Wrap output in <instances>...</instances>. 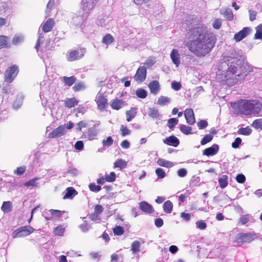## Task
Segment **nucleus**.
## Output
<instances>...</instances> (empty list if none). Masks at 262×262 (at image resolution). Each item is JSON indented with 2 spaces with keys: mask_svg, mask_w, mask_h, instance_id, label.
<instances>
[{
  "mask_svg": "<svg viewBox=\"0 0 262 262\" xmlns=\"http://www.w3.org/2000/svg\"><path fill=\"white\" fill-rule=\"evenodd\" d=\"M253 70V68L242 60H238L236 57H227L224 58L217 66L216 79L223 84L231 86L238 82V78L244 76L242 73H249Z\"/></svg>",
  "mask_w": 262,
  "mask_h": 262,
  "instance_id": "1",
  "label": "nucleus"
},
{
  "mask_svg": "<svg viewBox=\"0 0 262 262\" xmlns=\"http://www.w3.org/2000/svg\"><path fill=\"white\" fill-rule=\"evenodd\" d=\"M190 34L186 46L197 57L205 56L213 48L216 38L205 26L195 27L190 29Z\"/></svg>",
  "mask_w": 262,
  "mask_h": 262,
  "instance_id": "2",
  "label": "nucleus"
},
{
  "mask_svg": "<svg viewBox=\"0 0 262 262\" xmlns=\"http://www.w3.org/2000/svg\"><path fill=\"white\" fill-rule=\"evenodd\" d=\"M231 105L235 113L245 115L257 114L262 109V104L257 100H240Z\"/></svg>",
  "mask_w": 262,
  "mask_h": 262,
  "instance_id": "3",
  "label": "nucleus"
},
{
  "mask_svg": "<svg viewBox=\"0 0 262 262\" xmlns=\"http://www.w3.org/2000/svg\"><path fill=\"white\" fill-rule=\"evenodd\" d=\"M74 126V124L71 121H69L67 124L61 125L56 129L49 133L48 137L49 138H57L64 135L67 130L72 129Z\"/></svg>",
  "mask_w": 262,
  "mask_h": 262,
  "instance_id": "4",
  "label": "nucleus"
},
{
  "mask_svg": "<svg viewBox=\"0 0 262 262\" xmlns=\"http://www.w3.org/2000/svg\"><path fill=\"white\" fill-rule=\"evenodd\" d=\"M34 231V229L30 226H24L15 230L12 234L13 238L23 237L29 235Z\"/></svg>",
  "mask_w": 262,
  "mask_h": 262,
  "instance_id": "5",
  "label": "nucleus"
},
{
  "mask_svg": "<svg viewBox=\"0 0 262 262\" xmlns=\"http://www.w3.org/2000/svg\"><path fill=\"white\" fill-rule=\"evenodd\" d=\"M257 235L255 233H240L236 237V241L238 244L250 243L257 238Z\"/></svg>",
  "mask_w": 262,
  "mask_h": 262,
  "instance_id": "6",
  "label": "nucleus"
},
{
  "mask_svg": "<svg viewBox=\"0 0 262 262\" xmlns=\"http://www.w3.org/2000/svg\"><path fill=\"white\" fill-rule=\"evenodd\" d=\"M18 73V67L13 65L8 68L5 72V81L7 83H11L16 77Z\"/></svg>",
  "mask_w": 262,
  "mask_h": 262,
  "instance_id": "7",
  "label": "nucleus"
},
{
  "mask_svg": "<svg viewBox=\"0 0 262 262\" xmlns=\"http://www.w3.org/2000/svg\"><path fill=\"white\" fill-rule=\"evenodd\" d=\"M85 51L84 49H78L77 50H71L68 51L67 53V59L68 61H72L76 60H78L82 58L84 54Z\"/></svg>",
  "mask_w": 262,
  "mask_h": 262,
  "instance_id": "8",
  "label": "nucleus"
},
{
  "mask_svg": "<svg viewBox=\"0 0 262 262\" xmlns=\"http://www.w3.org/2000/svg\"><path fill=\"white\" fill-rule=\"evenodd\" d=\"M95 5V0H81L80 6L83 11V15L87 16Z\"/></svg>",
  "mask_w": 262,
  "mask_h": 262,
  "instance_id": "9",
  "label": "nucleus"
},
{
  "mask_svg": "<svg viewBox=\"0 0 262 262\" xmlns=\"http://www.w3.org/2000/svg\"><path fill=\"white\" fill-rule=\"evenodd\" d=\"M95 101L99 110L103 111L105 109L107 104V99L104 94L100 92L98 93L96 97Z\"/></svg>",
  "mask_w": 262,
  "mask_h": 262,
  "instance_id": "10",
  "label": "nucleus"
},
{
  "mask_svg": "<svg viewBox=\"0 0 262 262\" xmlns=\"http://www.w3.org/2000/svg\"><path fill=\"white\" fill-rule=\"evenodd\" d=\"M99 125V122L95 124L92 127L89 128L83 133V136L89 140H94L98 134V130L95 128Z\"/></svg>",
  "mask_w": 262,
  "mask_h": 262,
  "instance_id": "11",
  "label": "nucleus"
},
{
  "mask_svg": "<svg viewBox=\"0 0 262 262\" xmlns=\"http://www.w3.org/2000/svg\"><path fill=\"white\" fill-rule=\"evenodd\" d=\"M147 71L146 68L144 66L140 67L134 76V79L139 82H143L146 77Z\"/></svg>",
  "mask_w": 262,
  "mask_h": 262,
  "instance_id": "12",
  "label": "nucleus"
},
{
  "mask_svg": "<svg viewBox=\"0 0 262 262\" xmlns=\"http://www.w3.org/2000/svg\"><path fill=\"white\" fill-rule=\"evenodd\" d=\"M170 58L176 67L178 68L181 64V55L179 50L172 49L170 54Z\"/></svg>",
  "mask_w": 262,
  "mask_h": 262,
  "instance_id": "13",
  "label": "nucleus"
},
{
  "mask_svg": "<svg viewBox=\"0 0 262 262\" xmlns=\"http://www.w3.org/2000/svg\"><path fill=\"white\" fill-rule=\"evenodd\" d=\"M186 122L190 125H193L195 122L193 111L192 109H186L184 112Z\"/></svg>",
  "mask_w": 262,
  "mask_h": 262,
  "instance_id": "14",
  "label": "nucleus"
},
{
  "mask_svg": "<svg viewBox=\"0 0 262 262\" xmlns=\"http://www.w3.org/2000/svg\"><path fill=\"white\" fill-rule=\"evenodd\" d=\"M219 150V145L215 144H214L212 146L210 147L207 148L205 149L203 151V155H205L206 156H213L215 155Z\"/></svg>",
  "mask_w": 262,
  "mask_h": 262,
  "instance_id": "15",
  "label": "nucleus"
},
{
  "mask_svg": "<svg viewBox=\"0 0 262 262\" xmlns=\"http://www.w3.org/2000/svg\"><path fill=\"white\" fill-rule=\"evenodd\" d=\"M250 31V28L245 27L241 31L235 34L234 38L236 41H239L246 37L249 34Z\"/></svg>",
  "mask_w": 262,
  "mask_h": 262,
  "instance_id": "16",
  "label": "nucleus"
},
{
  "mask_svg": "<svg viewBox=\"0 0 262 262\" xmlns=\"http://www.w3.org/2000/svg\"><path fill=\"white\" fill-rule=\"evenodd\" d=\"M148 88L151 94L156 95L160 91V85L157 80H153L149 83Z\"/></svg>",
  "mask_w": 262,
  "mask_h": 262,
  "instance_id": "17",
  "label": "nucleus"
},
{
  "mask_svg": "<svg viewBox=\"0 0 262 262\" xmlns=\"http://www.w3.org/2000/svg\"><path fill=\"white\" fill-rule=\"evenodd\" d=\"M139 206L140 210L145 213L150 214L154 211L152 206L145 201L140 202Z\"/></svg>",
  "mask_w": 262,
  "mask_h": 262,
  "instance_id": "18",
  "label": "nucleus"
},
{
  "mask_svg": "<svg viewBox=\"0 0 262 262\" xmlns=\"http://www.w3.org/2000/svg\"><path fill=\"white\" fill-rule=\"evenodd\" d=\"M148 116L152 119H160L162 115L160 114L158 109L154 107H150L147 109Z\"/></svg>",
  "mask_w": 262,
  "mask_h": 262,
  "instance_id": "19",
  "label": "nucleus"
},
{
  "mask_svg": "<svg viewBox=\"0 0 262 262\" xmlns=\"http://www.w3.org/2000/svg\"><path fill=\"white\" fill-rule=\"evenodd\" d=\"M220 12L225 18L229 20H232L233 19V14L231 9L228 7L222 8Z\"/></svg>",
  "mask_w": 262,
  "mask_h": 262,
  "instance_id": "20",
  "label": "nucleus"
},
{
  "mask_svg": "<svg viewBox=\"0 0 262 262\" xmlns=\"http://www.w3.org/2000/svg\"><path fill=\"white\" fill-rule=\"evenodd\" d=\"M85 17L84 15L83 16H78L75 14H71L70 16V18L71 20H68V21H70V23L76 26H80L82 24L83 19V17Z\"/></svg>",
  "mask_w": 262,
  "mask_h": 262,
  "instance_id": "21",
  "label": "nucleus"
},
{
  "mask_svg": "<svg viewBox=\"0 0 262 262\" xmlns=\"http://www.w3.org/2000/svg\"><path fill=\"white\" fill-rule=\"evenodd\" d=\"M163 142L166 144L173 146L174 147H177L179 144V139L174 136H171L169 137L166 138L163 140Z\"/></svg>",
  "mask_w": 262,
  "mask_h": 262,
  "instance_id": "22",
  "label": "nucleus"
},
{
  "mask_svg": "<svg viewBox=\"0 0 262 262\" xmlns=\"http://www.w3.org/2000/svg\"><path fill=\"white\" fill-rule=\"evenodd\" d=\"M123 105V101L118 98L112 100L110 102V105L113 110H119L121 108Z\"/></svg>",
  "mask_w": 262,
  "mask_h": 262,
  "instance_id": "23",
  "label": "nucleus"
},
{
  "mask_svg": "<svg viewBox=\"0 0 262 262\" xmlns=\"http://www.w3.org/2000/svg\"><path fill=\"white\" fill-rule=\"evenodd\" d=\"M54 21L52 18L48 19L42 25V31L45 32H50L53 28Z\"/></svg>",
  "mask_w": 262,
  "mask_h": 262,
  "instance_id": "24",
  "label": "nucleus"
},
{
  "mask_svg": "<svg viewBox=\"0 0 262 262\" xmlns=\"http://www.w3.org/2000/svg\"><path fill=\"white\" fill-rule=\"evenodd\" d=\"M13 205L10 201L4 202L1 207L2 211L5 213H7L11 212L12 210Z\"/></svg>",
  "mask_w": 262,
  "mask_h": 262,
  "instance_id": "25",
  "label": "nucleus"
},
{
  "mask_svg": "<svg viewBox=\"0 0 262 262\" xmlns=\"http://www.w3.org/2000/svg\"><path fill=\"white\" fill-rule=\"evenodd\" d=\"M157 164L159 166L166 168H171L174 165L172 162L162 158H160L158 160Z\"/></svg>",
  "mask_w": 262,
  "mask_h": 262,
  "instance_id": "26",
  "label": "nucleus"
},
{
  "mask_svg": "<svg viewBox=\"0 0 262 262\" xmlns=\"http://www.w3.org/2000/svg\"><path fill=\"white\" fill-rule=\"evenodd\" d=\"M9 47L8 37L4 35H0V49Z\"/></svg>",
  "mask_w": 262,
  "mask_h": 262,
  "instance_id": "27",
  "label": "nucleus"
},
{
  "mask_svg": "<svg viewBox=\"0 0 262 262\" xmlns=\"http://www.w3.org/2000/svg\"><path fill=\"white\" fill-rule=\"evenodd\" d=\"M24 36L20 34H16L12 40V43L14 45H18L24 40Z\"/></svg>",
  "mask_w": 262,
  "mask_h": 262,
  "instance_id": "28",
  "label": "nucleus"
},
{
  "mask_svg": "<svg viewBox=\"0 0 262 262\" xmlns=\"http://www.w3.org/2000/svg\"><path fill=\"white\" fill-rule=\"evenodd\" d=\"M141 244L138 241H135L131 245V251L134 255L136 254L140 251Z\"/></svg>",
  "mask_w": 262,
  "mask_h": 262,
  "instance_id": "29",
  "label": "nucleus"
},
{
  "mask_svg": "<svg viewBox=\"0 0 262 262\" xmlns=\"http://www.w3.org/2000/svg\"><path fill=\"white\" fill-rule=\"evenodd\" d=\"M137 108L135 107L131 108L129 111L126 112V120L130 122L133 118H134L136 115Z\"/></svg>",
  "mask_w": 262,
  "mask_h": 262,
  "instance_id": "30",
  "label": "nucleus"
},
{
  "mask_svg": "<svg viewBox=\"0 0 262 262\" xmlns=\"http://www.w3.org/2000/svg\"><path fill=\"white\" fill-rule=\"evenodd\" d=\"M78 101L75 98H72L67 99L65 101V106L68 108H72L78 104Z\"/></svg>",
  "mask_w": 262,
  "mask_h": 262,
  "instance_id": "31",
  "label": "nucleus"
},
{
  "mask_svg": "<svg viewBox=\"0 0 262 262\" xmlns=\"http://www.w3.org/2000/svg\"><path fill=\"white\" fill-rule=\"evenodd\" d=\"M127 162L122 159H119L114 163V167L123 169L126 167Z\"/></svg>",
  "mask_w": 262,
  "mask_h": 262,
  "instance_id": "32",
  "label": "nucleus"
},
{
  "mask_svg": "<svg viewBox=\"0 0 262 262\" xmlns=\"http://www.w3.org/2000/svg\"><path fill=\"white\" fill-rule=\"evenodd\" d=\"M219 183L221 188H224L228 185V176L222 175L219 179Z\"/></svg>",
  "mask_w": 262,
  "mask_h": 262,
  "instance_id": "33",
  "label": "nucleus"
},
{
  "mask_svg": "<svg viewBox=\"0 0 262 262\" xmlns=\"http://www.w3.org/2000/svg\"><path fill=\"white\" fill-rule=\"evenodd\" d=\"M76 193V191L73 187H68L66 189V192L63 196L64 199L72 198Z\"/></svg>",
  "mask_w": 262,
  "mask_h": 262,
  "instance_id": "34",
  "label": "nucleus"
},
{
  "mask_svg": "<svg viewBox=\"0 0 262 262\" xmlns=\"http://www.w3.org/2000/svg\"><path fill=\"white\" fill-rule=\"evenodd\" d=\"M23 96L22 95H18L14 101L13 107L15 109H18L23 104Z\"/></svg>",
  "mask_w": 262,
  "mask_h": 262,
  "instance_id": "35",
  "label": "nucleus"
},
{
  "mask_svg": "<svg viewBox=\"0 0 262 262\" xmlns=\"http://www.w3.org/2000/svg\"><path fill=\"white\" fill-rule=\"evenodd\" d=\"M173 208L172 203L170 201H166L163 205V209L165 213H171Z\"/></svg>",
  "mask_w": 262,
  "mask_h": 262,
  "instance_id": "36",
  "label": "nucleus"
},
{
  "mask_svg": "<svg viewBox=\"0 0 262 262\" xmlns=\"http://www.w3.org/2000/svg\"><path fill=\"white\" fill-rule=\"evenodd\" d=\"M170 102H171L170 98H169L167 97L161 96L158 98L157 103L160 105H164L166 104L167 103H170Z\"/></svg>",
  "mask_w": 262,
  "mask_h": 262,
  "instance_id": "37",
  "label": "nucleus"
},
{
  "mask_svg": "<svg viewBox=\"0 0 262 262\" xmlns=\"http://www.w3.org/2000/svg\"><path fill=\"white\" fill-rule=\"evenodd\" d=\"M180 130L182 133L185 135L191 134L192 128L190 126H186L184 124H180Z\"/></svg>",
  "mask_w": 262,
  "mask_h": 262,
  "instance_id": "38",
  "label": "nucleus"
},
{
  "mask_svg": "<svg viewBox=\"0 0 262 262\" xmlns=\"http://www.w3.org/2000/svg\"><path fill=\"white\" fill-rule=\"evenodd\" d=\"M114 41V38L110 34H106L102 38V42L106 45H108Z\"/></svg>",
  "mask_w": 262,
  "mask_h": 262,
  "instance_id": "39",
  "label": "nucleus"
},
{
  "mask_svg": "<svg viewBox=\"0 0 262 262\" xmlns=\"http://www.w3.org/2000/svg\"><path fill=\"white\" fill-rule=\"evenodd\" d=\"M66 227L64 225H59L55 228L54 230V233L55 235L58 236L63 235Z\"/></svg>",
  "mask_w": 262,
  "mask_h": 262,
  "instance_id": "40",
  "label": "nucleus"
},
{
  "mask_svg": "<svg viewBox=\"0 0 262 262\" xmlns=\"http://www.w3.org/2000/svg\"><path fill=\"white\" fill-rule=\"evenodd\" d=\"M62 79L65 84L68 86H71L76 81V78L74 76H71L69 77L64 76Z\"/></svg>",
  "mask_w": 262,
  "mask_h": 262,
  "instance_id": "41",
  "label": "nucleus"
},
{
  "mask_svg": "<svg viewBox=\"0 0 262 262\" xmlns=\"http://www.w3.org/2000/svg\"><path fill=\"white\" fill-rule=\"evenodd\" d=\"M237 133L238 134L243 135L245 136H249L251 134L252 129L249 126L245 128L242 127L238 129Z\"/></svg>",
  "mask_w": 262,
  "mask_h": 262,
  "instance_id": "42",
  "label": "nucleus"
},
{
  "mask_svg": "<svg viewBox=\"0 0 262 262\" xmlns=\"http://www.w3.org/2000/svg\"><path fill=\"white\" fill-rule=\"evenodd\" d=\"M200 179L199 177L193 176L189 181V185L191 186H196L199 185Z\"/></svg>",
  "mask_w": 262,
  "mask_h": 262,
  "instance_id": "43",
  "label": "nucleus"
},
{
  "mask_svg": "<svg viewBox=\"0 0 262 262\" xmlns=\"http://www.w3.org/2000/svg\"><path fill=\"white\" fill-rule=\"evenodd\" d=\"M255 29L256 33L255 34V38L262 40V24L257 26Z\"/></svg>",
  "mask_w": 262,
  "mask_h": 262,
  "instance_id": "44",
  "label": "nucleus"
},
{
  "mask_svg": "<svg viewBox=\"0 0 262 262\" xmlns=\"http://www.w3.org/2000/svg\"><path fill=\"white\" fill-rule=\"evenodd\" d=\"M178 119L176 118H170L168 120L167 126L170 129H172L178 123Z\"/></svg>",
  "mask_w": 262,
  "mask_h": 262,
  "instance_id": "45",
  "label": "nucleus"
},
{
  "mask_svg": "<svg viewBox=\"0 0 262 262\" xmlns=\"http://www.w3.org/2000/svg\"><path fill=\"white\" fill-rule=\"evenodd\" d=\"M136 95L139 98L144 99L146 97L147 93L143 89H138L136 91Z\"/></svg>",
  "mask_w": 262,
  "mask_h": 262,
  "instance_id": "46",
  "label": "nucleus"
},
{
  "mask_svg": "<svg viewBox=\"0 0 262 262\" xmlns=\"http://www.w3.org/2000/svg\"><path fill=\"white\" fill-rule=\"evenodd\" d=\"M251 217V215L249 214L243 215L239 219V222L242 225H245L249 222Z\"/></svg>",
  "mask_w": 262,
  "mask_h": 262,
  "instance_id": "47",
  "label": "nucleus"
},
{
  "mask_svg": "<svg viewBox=\"0 0 262 262\" xmlns=\"http://www.w3.org/2000/svg\"><path fill=\"white\" fill-rule=\"evenodd\" d=\"M156 62L155 59L153 57H148L144 63V67L146 68H149L152 67Z\"/></svg>",
  "mask_w": 262,
  "mask_h": 262,
  "instance_id": "48",
  "label": "nucleus"
},
{
  "mask_svg": "<svg viewBox=\"0 0 262 262\" xmlns=\"http://www.w3.org/2000/svg\"><path fill=\"white\" fill-rule=\"evenodd\" d=\"M252 126L255 129H262V119H258L254 120L252 124Z\"/></svg>",
  "mask_w": 262,
  "mask_h": 262,
  "instance_id": "49",
  "label": "nucleus"
},
{
  "mask_svg": "<svg viewBox=\"0 0 262 262\" xmlns=\"http://www.w3.org/2000/svg\"><path fill=\"white\" fill-rule=\"evenodd\" d=\"M213 138V136L210 134L206 135L201 141V144L202 145L210 142Z\"/></svg>",
  "mask_w": 262,
  "mask_h": 262,
  "instance_id": "50",
  "label": "nucleus"
},
{
  "mask_svg": "<svg viewBox=\"0 0 262 262\" xmlns=\"http://www.w3.org/2000/svg\"><path fill=\"white\" fill-rule=\"evenodd\" d=\"M114 140L113 138L109 136L107 137L106 139H103L102 143L103 146L109 147L111 146L113 143Z\"/></svg>",
  "mask_w": 262,
  "mask_h": 262,
  "instance_id": "51",
  "label": "nucleus"
},
{
  "mask_svg": "<svg viewBox=\"0 0 262 262\" xmlns=\"http://www.w3.org/2000/svg\"><path fill=\"white\" fill-rule=\"evenodd\" d=\"M113 232L115 235H121L124 233V229L122 227L118 226L114 228Z\"/></svg>",
  "mask_w": 262,
  "mask_h": 262,
  "instance_id": "52",
  "label": "nucleus"
},
{
  "mask_svg": "<svg viewBox=\"0 0 262 262\" xmlns=\"http://www.w3.org/2000/svg\"><path fill=\"white\" fill-rule=\"evenodd\" d=\"M105 176L106 182H113L116 180V174L114 172H111L110 174H106Z\"/></svg>",
  "mask_w": 262,
  "mask_h": 262,
  "instance_id": "53",
  "label": "nucleus"
},
{
  "mask_svg": "<svg viewBox=\"0 0 262 262\" xmlns=\"http://www.w3.org/2000/svg\"><path fill=\"white\" fill-rule=\"evenodd\" d=\"M38 180V178H34L29 181L26 182L24 185L27 187H35L37 186L36 181Z\"/></svg>",
  "mask_w": 262,
  "mask_h": 262,
  "instance_id": "54",
  "label": "nucleus"
},
{
  "mask_svg": "<svg viewBox=\"0 0 262 262\" xmlns=\"http://www.w3.org/2000/svg\"><path fill=\"white\" fill-rule=\"evenodd\" d=\"M90 190L93 192H99L101 190V187L99 185H96L95 183H91L89 185Z\"/></svg>",
  "mask_w": 262,
  "mask_h": 262,
  "instance_id": "55",
  "label": "nucleus"
},
{
  "mask_svg": "<svg viewBox=\"0 0 262 262\" xmlns=\"http://www.w3.org/2000/svg\"><path fill=\"white\" fill-rule=\"evenodd\" d=\"M155 172L159 179H163L166 176L164 170L162 168H157Z\"/></svg>",
  "mask_w": 262,
  "mask_h": 262,
  "instance_id": "56",
  "label": "nucleus"
},
{
  "mask_svg": "<svg viewBox=\"0 0 262 262\" xmlns=\"http://www.w3.org/2000/svg\"><path fill=\"white\" fill-rule=\"evenodd\" d=\"M196 226L200 230H205L207 227L206 223L203 220H200L196 222Z\"/></svg>",
  "mask_w": 262,
  "mask_h": 262,
  "instance_id": "57",
  "label": "nucleus"
},
{
  "mask_svg": "<svg viewBox=\"0 0 262 262\" xmlns=\"http://www.w3.org/2000/svg\"><path fill=\"white\" fill-rule=\"evenodd\" d=\"M120 131L121 132V135L122 136H125L126 135H128L130 134V130L128 129L126 127H125L123 125H121L120 127Z\"/></svg>",
  "mask_w": 262,
  "mask_h": 262,
  "instance_id": "58",
  "label": "nucleus"
},
{
  "mask_svg": "<svg viewBox=\"0 0 262 262\" xmlns=\"http://www.w3.org/2000/svg\"><path fill=\"white\" fill-rule=\"evenodd\" d=\"M79 228L82 232H86L89 231L90 226H89L88 223L84 221L83 224L79 226Z\"/></svg>",
  "mask_w": 262,
  "mask_h": 262,
  "instance_id": "59",
  "label": "nucleus"
},
{
  "mask_svg": "<svg viewBox=\"0 0 262 262\" xmlns=\"http://www.w3.org/2000/svg\"><path fill=\"white\" fill-rule=\"evenodd\" d=\"M171 86V88L176 91L180 90L182 87L181 83L176 81H172Z\"/></svg>",
  "mask_w": 262,
  "mask_h": 262,
  "instance_id": "60",
  "label": "nucleus"
},
{
  "mask_svg": "<svg viewBox=\"0 0 262 262\" xmlns=\"http://www.w3.org/2000/svg\"><path fill=\"white\" fill-rule=\"evenodd\" d=\"M197 125L199 129H203L207 126L208 123L206 120H202L197 123Z\"/></svg>",
  "mask_w": 262,
  "mask_h": 262,
  "instance_id": "61",
  "label": "nucleus"
},
{
  "mask_svg": "<svg viewBox=\"0 0 262 262\" xmlns=\"http://www.w3.org/2000/svg\"><path fill=\"white\" fill-rule=\"evenodd\" d=\"M50 214L55 217H59L63 212L58 210L50 209L49 211Z\"/></svg>",
  "mask_w": 262,
  "mask_h": 262,
  "instance_id": "62",
  "label": "nucleus"
},
{
  "mask_svg": "<svg viewBox=\"0 0 262 262\" xmlns=\"http://www.w3.org/2000/svg\"><path fill=\"white\" fill-rule=\"evenodd\" d=\"M249 19L251 21H253L256 19L257 12L256 11L250 9L249 10Z\"/></svg>",
  "mask_w": 262,
  "mask_h": 262,
  "instance_id": "63",
  "label": "nucleus"
},
{
  "mask_svg": "<svg viewBox=\"0 0 262 262\" xmlns=\"http://www.w3.org/2000/svg\"><path fill=\"white\" fill-rule=\"evenodd\" d=\"M85 86L84 84L82 82H79L75 84L73 87V89L76 91H78L80 90H84L85 89Z\"/></svg>",
  "mask_w": 262,
  "mask_h": 262,
  "instance_id": "64",
  "label": "nucleus"
}]
</instances>
